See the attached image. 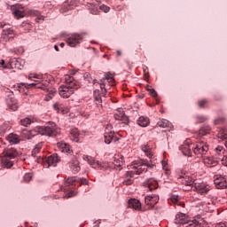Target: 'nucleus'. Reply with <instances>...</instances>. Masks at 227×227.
<instances>
[{
    "label": "nucleus",
    "instance_id": "nucleus-1",
    "mask_svg": "<svg viewBox=\"0 0 227 227\" xmlns=\"http://www.w3.org/2000/svg\"><path fill=\"white\" fill-rule=\"evenodd\" d=\"M149 169H153L155 168V163L153 161L141 159L138 161H134L130 166V171L126 172L125 180L123 181V185H132V178H134V175H141L142 173H146Z\"/></svg>",
    "mask_w": 227,
    "mask_h": 227
},
{
    "label": "nucleus",
    "instance_id": "nucleus-2",
    "mask_svg": "<svg viewBox=\"0 0 227 227\" xmlns=\"http://www.w3.org/2000/svg\"><path fill=\"white\" fill-rule=\"evenodd\" d=\"M65 82L66 85L60 86L59 88V95L62 98H70V97L74 95V91L81 88V84L79 83V82L74 80L73 76H70L68 74L65 75Z\"/></svg>",
    "mask_w": 227,
    "mask_h": 227
},
{
    "label": "nucleus",
    "instance_id": "nucleus-3",
    "mask_svg": "<svg viewBox=\"0 0 227 227\" xmlns=\"http://www.w3.org/2000/svg\"><path fill=\"white\" fill-rule=\"evenodd\" d=\"M59 132V128H58L54 122H50L46 126H37L34 129L30 130L31 136H36V134H40L41 136H48L49 137L58 136Z\"/></svg>",
    "mask_w": 227,
    "mask_h": 227
},
{
    "label": "nucleus",
    "instance_id": "nucleus-4",
    "mask_svg": "<svg viewBox=\"0 0 227 227\" xmlns=\"http://www.w3.org/2000/svg\"><path fill=\"white\" fill-rule=\"evenodd\" d=\"M19 155L17 153V149L11 148V149H4V156L2 157V164L4 168H10L13 166L12 159H15Z\"/></svg>",
    "mask_w": 227,
    "mask_h": 227
},
{
    "label": "nucleus",
    "instance_id": "nucleus-5",
    "mask_svg": "<svg viewBox=\"0 0 227 227\" xmlns=\"http://www.w3.org/2000/svg\"><path fill=\"white\" fill-rule=\"evenodd\" d=\"M59 162V156L58 154H52L47 158L43 156L37 157V164H42L43 168H51V166H56Z\"/></svg>",
    "mask_w": 227,
    "mask_h": 227
},
{
    "label": "nucleus",
    "instance_id": "nucleus-6",
    "mask_svg": "<svg viewBox=\"0 0 227 227\" xmlns=\"http://www.w3.org/2000/svg\"><path fill=\"white\" fill-rule=\"evenodd\" d=\"M208 144L205 141H200L193 144V153L199 157H205L208 153Z\"/></svg>",
    "mask_w": 227,
    "mask_h": 227
},
{
    "label": "nucleus",
    "instance_id": "nucleus-7",
    "mask_svg": "<svg viewBox=\"0 0 227 227\" xmlns=\"http://www.w3.org/2000/svg\"><path fill=\"white\" fill-rule=\"evenodd\" d=\"M100 88L102 90L103 97H106V93H107V89H106V85L108 84L109 86H114L115 82L114 78L113 77V74L110 73L106 74L103 79L99 82Z\"/></svg>",
    "mask_w": 227,
    "mask_h": 227
},
{
    "label": "nucleus",
    "instance_id": "nucleus-8",
    "mask_svg": "<svg viewBox=\"0 0 227 227\" xmlns=\"http://www.w3.org/2000/svg\"><path fill=\"white\" fill-rule=\"evenodd\" d=\"M27 88H35L37 90H43V91H48L49 95L46 96V100H51L54 97V93H56V90H50L49 86L43 84V83H29L27 85Z\"/></svg>",
    "mask_w": 227,
    "mask_h": 227
},
{
    "label": "nucleus",
    "instance_id": "nucleus-9",
    "mask_svg": "<svg viewBox=\"0 0 227 227\" xmlns=\"http://www.w3.org/2000/svg\"><path fill=\"white\" fill-rule=\"evenodd\" d=\"M177 182L179 184H182L183 185H186V187H192V189H194V184H196V181L192 176L186 175V174H182L177 177Z\"/></svg>",
    "mask_w": 227,
    "mask_h": 227
},
{
    "label": "nucleus",
    "instance_id": "nucleus-10",
    "mask_svg": "<svg viewBox=\"0 0 227 227\" xmlns=\"http://www.w3.org/2000/svg\"><path fill=\"white\" fill-rule=\"evenodd\" d=\"M179 150L186 157H192V153H194V144H191V140H186L184 145L179 146Z\"/></svg>",
    "mask_w": 227,
    "mask_h": 227
},
{
    "label": "nucleus",
    "instance_id": "nucleus-11",
    "mask_svg": "<svg viewBox=\"0 0 227 227\" xmlns=\"http://www.w3.org/2000/svg\"><path fill=\"white\" fill-rule=\"evenodd\" d=\"M193 191L203 196L205 194H208L210 192V186L204 183H195L193 185Z\"/></svg>",
    "mask_w": 227,
    "mask_h": 227
},
{
    "label": "nucleus",
    "instance_id": "nucleus-12",
    "mask_svg": "<svg viewBox=\"0 0 227 227\" xmlns=\"http://www.w3.org/2000/svg\"><path fill=\"white\" fill-rule=\"evenodd\" d=\"M82 42V35L81 34H73L67 39V43L69 47H75Z\"/></svg>",
    "mask_w": 227,
    "mask_h": 227
},
{
    "label": "nucleus",
    "instance_id": "nucleus-13",
    "mask_svg": "<svg viewBox=\"0 0 227 227\" xmlns=\"http://www.w3.org/2000/svg\"><path fill=\"white\" fill-rule=\"evenodd\" d=\"M15 36V32L11 27L3 29L1 35L2 42H12Z\"/></svg>",
    "mask_w": 227,
    "mask_h": 227
},
{
    "label": "nucleus",
    "instance_id": "nucleus-14",
    "mask_svg": "<svg viewBox=\"0 0 227 227\" xmlns=\"http://www.w3.org/2000/svg\"><path fill=\"white\" fill-rule=\"evenodd\" d=\"M145 205L148 207V210H150L159 203V195H148L145 198Z\"/></svg>",
    "mask_w": 227,
    "mask_h": 227
},
{
    "label": "nucleus",
    "instance_id": "nucleus-15",
    "mask_svg": "<svg viewBox=\"0 0 227 227\" xmlns=\"http://www.w3.org/2000/svg\"><path fill=\"white\" fill-rule=\"evenodd\" d=\"M113 126L111 124L106 125L105 130V143L111 145L113 139H114V132L112 131Z\"/></svg>",
    "mask_w": 227,
    "mask_h": 227
},
{
    "label": "nucleus",
    "instance_id": "nucleus-16",
    "mask_svg": "<svg viewBox=\"0 0 227 227\" xmlns=\"http://www.w3.org/2000/svg\"><path fill=\"white\" fill-rule=\"evenodd\" d=\"M114 117L115 120H119L120 121H122V123H125V125H129V117L126 116L122 108H118Z\"/></svg>",
    "mask_w": 227,
    "mask_h": 227
},
{
    "label": "nucleus",
    "instance_id": "nucleus-17",
    "mask_svg": "<svg viewBox=\"0 0 227 227\" xmlns=\"http://www.w3.org/2000/svg\"><path fill=\"white\" fill-rule=\"evenodd\" d=\"M77 183L79 185H86L88 184V180L86 178L68 177L66 181V185H75Z\"/></svg>",
    "mask_w": 227,
    "mask_h": 227
},
{
    "label": "nucleus",
    "instance_id": "nucleus-18",
    "mask_svg": "<svg viewBox=\"0 0 227 227\" xmlns=\"http://www.w3.org/2000/svg\"><path fill=\"white\" fill-rule=\"evenodd\" d=\"M144 187L148 189V191H155L159 189V183L153 178H149L144 182Z\"/></svg>",
    "mask_w": 227,
    "mask_h": 227
},
{
    "label": "nucleus",
    "instance_id": "nucleus-19",
    "mask_svg": "<svg viewBox=\"0 0 227 227\" xmlns=\"http://www.w3.org/2000/svg\"><path fill=\"white\" fill-rule=\"evenodd\" d=\"M12 15L17 20L24 19V17H26V10H24L22 5H17L12 12Z\"/></svg>",
    "mask_w": 227,
    "mask_h": 227
},
{
    "label": "nucleus",
    "instance_id": "nucleus-20",
    "mask_svg": "<svg viewBox=\"0 0 227 227\" xmlns=\"http://www.w3.org/2000/svg\"><path fill=\"white\" fill-rule=\"evenodd\" d=\"M57 146L62 152L63 153H67V155H72L73 151L72 147H70V145L65 143V142H59L57 143Z\"/></svg>",
    "mask_w": 227,
    "mask_h": 227
},
{
    "label": "nucleus",
    "instance_id": "nucleus-21",
    "mask_svg": "<svg viewBox=\"0 0 227 227\" xmlns=\"http://www.w3.org/2000/svg\"><path fill=\"white\" fill-rule=\"evenodd\" d=\"M203 162L207 168H215L219 164L217 158L214 157H206L203 159Z\"/></svg>",
    "mask_w": 227,
    "mask_h": 227
},
{
    "label": "nucleus",
    "instance_id": "nucleus-22",
    "mask_svg": "<svg viewBox=\"0 0 227 227\" xmlns=\"http://www.w3.org/2000/svg\"><path fill=\"white\" fill-rule=\"evenodd\" d=\"M187 222H188L187 215L184 213H179L176 215V219H175L176 224H183L184 226H185V224H187Z\"/></svg>",
    "mask_w": 227,
    "mask_h": 227
},
{
    "label": "nucleus",
    "instance_id": "nucleus-23",
    "mask_svg": "<svg viewBox=\"0 0 227 227\" xmlns=\"http://www.w3.org/2000/svg\"><path fill=\"white\" fill-rule=\"evenodd\" d=\"M7 141H9L10 145H19L22 139L19 135L15 133H11L7 136Z\"/></svg>",
    "mask_w": 227,
    "mask_h": 227
},
{
    "label": "nucleus",
    "instance_id": "nucleus-24",
    "mask_svg": "<svg viewBox=\"0 0 227 227\" xmlns=\"http://www.w3.org/2000/svg\"><path fill=\"white\" fill-rule=\"evenodd\" d=\"M216 189H227V181L225 177H218L215 179Z\"/></svg>",
    "mask_w": 227,
    "mask_h": 227
},
{
    "label": "nucleus",
    "instance_id": "nucleus-25",
    "mask_svg": "<svg viewBox=\"0 0 227 227\" xmlns=\"http://www.w3.org/2000/svg\"><path fill=\"white\" fill-rule=\"evenodd\" d=\"M53 109L57 111V113H61V114H67V113H68V109L65 106V105L59 102L53 105Z\"/></svg>",
    "mask_w": 227,
    "mask_h": 227
},
{
    "label": "nucleus",
    "instance_id": "nucleus-26",
    "mask_svg": "<svg viewBox=\"0 0 227 227\" xmlns=\"http://www.w3.org/2000/svg\"><path fill=\"white\" fill-rule=\"evenodd\" d=\"M70 168L73 173H79L81 171V167L79 166V160L77 158H73L70 161Z\"/></svg>",
    "mask_w": 227,
    "mask_h": 227
},
{
    "label": "nucleus",
    "instance_id": "nucleus-27",
    "mask_svg": "<svg viewBox=\"0 0 227 227\" xmlns=\"http://www.w3.org/2000/svg\"><path fill=\"white\" fill-rule=\"evenodd\" d=\"M7 106L11 111H17L19 109V103H17V100L14 98H7Z\"/></svg>",
    "mask_w": 227,
    "mask_h": 227
},
{
    "label": "nucleus",
    "instance_id": "nucleus-28",
    "mask_svg": "<svg viewBox=\"0 0 227 227\" xmlns=\"http://www.w3.org/2000/svg\"><path fill=\"white\" fill-rule=\"evenodd\" d=\"M129 208H134V210H141V202L137 199H130L129 200Z\"/></svg>",
    "mask_w": 227,
    "mask_h": 227
},
{
    "label": "nucleus",
    "instance_id": "nucleus-29",
    "mask_svg": "<svg viewBox=\"0 0 227 227\" xmlns=\"http://www.w3.org/2000/svg\"><path fill=\"white\" fill-rule=\"evenodd\" d=\"M42 148H43V142L38 143L35 146V148L32 150V157H36L35 162H38L37 159L39 156H36V155H38V153H40V152L42 151Z\"/></svg>",
    "mask_w": 227,
    "mask_h": 227
},
{
    "label": "nucleus",
    "instance_id": "nucleus-30",
    "mask_svg": "<svg viewBox=\"0 0 227 227\" xmlns=\"http://www.w3.org/2000/svg\"><path fill=\"white\" fill-rule=\"evenodd\" d=\"M158 127H160L161 129H172L173 124H171V122H169V121L166 120V119H160L158 122H157Z\"/></svg>",
    "mask_w": 227,
    "mask_h": 227
},
{
    "label": "nucleus",
    "instance_id": "nucleus-31",
    "mask_svg": "<svg viewBox=\"0 0 227 227\" xmlns=\"http://www.w3.org/2000/svg\"><path fill=\"white\" fill-rule=\"evenodd\" d=\"M139 127H148L150 125V119L148 117L140 116L137 120Z\"/></svg>",
    "mask_w": 227,
    "mask_h": 227
},
{
    "label": "nucleus",
    "instance_id": "nucleus-32",
    "mask_svg": "<svg viewBox=\"0 0 227 227\" xmlns=\"http://www.w3.org/2000/svg\"><path fill=\"white\" fill-rule=\"evenodd\" d=\"M141 150L145 153L146 157L149 159H152L153 157V153L152 152V148H150V145H144L141 146Z\"/></svg>",
    "mask_w": 227,
    "mask_h": 227
},
{
    "label": "nucleus",
    "instance_id": "nucleus-33",
    "mask_svg": "<svg viewBox=\"0 0 227 227\" xmlns=\"http://www.w3.org/2000/svg\"><path fill=\"white\" fill-rule=\"evenodd\" d=\"M70 135L74 137L75 143H79V136H81V133L79 132V129L77 128L71 129Z\"/></svg>",
    "mask_w": 227,
    "mask_h": 227
},
{
    "label": "nucleus",
    "instance_id": "nucleus-34",
    "mask_svg": "<svg viewBox=\"0 0 227 227\" xmlns=\"http://www.w3.org/2000/svg\"><path fill=\"white\" fill-rule=\"evenodd\" d=\"M114 164L116 168H121L123 166L124 161H123V157L117 155L114 157Z\"/></svg>",
    "mask_w": 227,
    "mask_h": 227
},
{
    "label": "nucleus",
    "instance_id": "nucleus-35",
    "mask_svg": "<svg viewBox=\"0 0 227 227\" xmlns=\"http://www.w3.org/2000/svg\"><path fill=\"white\" fill-rule=\"evenodd\" d=\"M210 126H203L199 130V136H207V134L210 133Z\"/></svg>",
    "mask_w": 227,
    "mask_h": 227
},
{
    "label": "nucleus",
    "instance_id": "nucleus-36",
    "mask_svg": "<svg viewBox=\"0 0 227 227\" xmlns=\"http://www.w3.org/2000/svg\"><path fill=\"white\" fill-rule=\"evenodd\" d=\"M184 227H201V225L197 220H188V222H186V223L184 224Z\"/></svg>",
    "mask_w": 227,
    "mask_h": 227
},
{
    "label": "nucleus",
    "instance_id": "nucleus-37",
    "mask_svg": "<svg viewBox=\"0 0 227 227\" xmlns=\"http://www.w3.org/2000/svg\"><path fill=\"white\" fill-rule=\"evenodd\" d=\"M215 152L216 155H224V148H223L221 145L215 147Z\"/></svg>",
    "mask_w": 227,
    "mask_h": 227
},
{
    "label": "nucleus",
    "instance_id": "nucleus-38",
    "mask_svg": "<svg viewBox=\"0 0 227 227\" xmlns=\"http://www.w3.org/2000/svg\"><path fill=\"white\" fill-rule=\"evenodd\" d=\"M67 6H68V4H64L63 7L60 9V12H61V13H65V12H68V10H72V8H74V7H73L74 4L69 5L68 8H67Z\"/></svg>",
    "mask_w": 227,
    "mask_h": 227
},
{
    "label": "nucleus",
    "instance_id": "nucleus-39",
    "mask_svg": "<svg viewBox=\"0 0 227 227\" xmlns=\"http://www.w3.org/2000/svg\"><path fill=\"white\" fill-rule=\"evenodd\" d=\"M90 11L92 15H97L98 13V8L96 5L90 4Z\"/></svg>",
    "mask_w": 227,
    "mask_h": 227
},
{
    "label": "nucleus",
    "instance_id": "nucleus-40",
    "mask_svg": "<svg viewBox=\"0 0 227 227\" xmlns=\"http://www.w3.org/2000/svg\"><path fill=\"white\" fill-rule=\"evenodd\" d=\"M23 180L26 183L31 182V180H33V174H31V173L25 174Z\"/></svg>",
    "mask_w": 227,
    "mask_h": 227
},
{
    "label": "nucleus",
    "instance_id": "nucleus-41",
    "mask_svg": "<svg viewBox=\"0 0 227 227\" xmlns=\"http://www.w3.org/2000/svg\"><path fill=\"white\" fill-rule=\"evenodd\" d=\"M20 121H21V125H23V127H27V125H31V119H29V118H25V119L21 120Z\"/></svg>",
    "mask_w": 227,
    "mask_h": 227
},
{
    "label": "nucleus",
    "instance_id": "nucleus-42",
    "mask_svg": "<svg viewBox=\"0 0 227 227\" xmlns=\"http://www.w3.org/2000/svg\"><path fill=\"white\" fill-rule=\"evenodd\" d=\"M99 10H101L105 13H108V12L111 10V8L106 4H102L99 6Z\"/></svg>",
    "mask_w": 227,
    "mask_h": 227
},
{
    "label": "nucleus",
    "instance_id": "nucleus-43",
    "mask_svg": "<svg viewBox=\"0 0 227 227\" xmlns=\"http://www.w3.org/2000/svg\"><path fill=\"white\" fill-rule=\"evenodd\" d=\"M206 104H208V101L207 99H201L198 102V106L199 107H200V109H203Z\"/></svg>",
    "mask_w": 227,
    "mask_h": 227
},
{
    "label": "nucleus",
    "instance_id": "nucleus-44",
    "mask_svg": "<svg viewBox=\"0 0 227 227\" xmlns=\"http://www.w3.org/2000/svg\"><path fill=\"white\" fill-rule=\"evenodd\" d=\"M95 93V100L97 101V105L100 106L102 104V97L100 95L97 96V91Z\"/></svg>",
    "mask_w": 227,
    "mask_h": 227
},
{
    "label": "nucleus",
    "instance_id": "nucleus-45",
    "mask_svg": "<svg viewBox=\"0 0 227 227\" xmlns=\"http://www.w3.org/2000/svg\"><path fill=\"white\" fill-rule=\"evenodd\" d=\"M147 90L150 95L153 97V98H157L158 94H157V91H155V89H147Z\"/></svg>",
    "mask_w": 227,
    "mask_h": 227
},
{
    "label": "nucleus",
    "instance_id": "nucleus-46",
    "mask_svg": "<svg viewBox=\"0 0 227 227\" xmlns=\"http://www.w3.org/2000/svg\"><path fill=\"white\" fill-rule=\"evenodd\" d=\"M83 160H87V162H89L90 166L93 165V162H95L91 156H83Z\"/></svg>",
    "mask_w": 227,
    "mask_h": 227
},
{
    "label": "nucleus",
    "instance_id": "nucleus-47",
    "mask_svg": "<svg viewBox=\"0 0 227 227\" xmlns=\"http://www.w3.org/2000/svg\"><path fill=\"white\" fill-rule=\"evenodd\" d=\"M197 121L198 123H203L204 121H207V117H204V116H199L197 117Z\"/></svg>",
    "mask_w": 227,
    "mask_h": 227
},
{
    "label": "nucleus",
    "instance_id": "nucleus-48",
    "mask_svg": "<svg viewBox=\"0 0 227 227\" xmlns=\"http://www.w3.org/2000/svg\"><path fill=\"white\" fill-rule=\"evenodd\" d=\"M224 118L221 117V118H217L215 120V125H219V123H223V121H224Z\"/></svg>",
    "mask_w": 227,
    "mask_h": 227
},
{
    "label": "nucleus",
    "instance_id": "nucleus-49",
    "mask_svg": "<svg viewBox=\"0 0 227 227\" xmlns=\"http://www.w3.org/2000/svg\"><path fill=\"white\" fill-rule=\"evenodd\" d=\"M172 203H175V204H178V196H176V195H173L171 198H170Z\"/></svg>",
    "mask_w": 227,
    "mask_h": 227
},
{
    "label": "nucleus",
    "instance_id": "nucleus-50",
    "mask_svg": "<svg viewBox=\"0 0 227 227\" xmlns=\"http://www.w3.org/2000/svg\"><path fill=\"white\" fill-rule=\"evenodd\" d=\"M215 227H227V222L216 223Z\"/></svg>",
    "mask_w": 227,
    "mask_h": 227
},
{
    "label": "nucleus",
    "instance_id": "nucleus-51",
    "mask_svg": "<svg viewBox=\"0 0 227 227\" xmlns=\"http://www.w3.org/2000/svg\"><path fill=\"white\" fill-rule=\"evenodd\" d=\"M0 65L3 66V68H10V65H4V59L0 60Z\"/></svg>",
    "mask_w": 227,
    "mask_h": 227
},
{
    "label": "nucleus",
    "instance_id": "nucleus-52",
    "mask_svg": "<svg viewBox=\"0 0 227 227\" xmlns=\"http://www.w3.org/2000/svg\"><path fill=\"white\" fill-rule=\"evenodd\" d=\"M222 164H223V166H227V156H223V157L222 158Z\"/></svg>",
    "mask_w": 227,
    "mask_h": 227
},
{
    "label": "nucleus",
    "instance_id": "nucleus-53",
    "mask_svg": "<svg viewBox=\"0 0 227 227\" xmlns=\"http://www.w3.org/2000/svg\"><path fill=\"white\" fill-rule=\"evenodd\" d=\"M6 26H10V25L6 22H1L0 23V27H2V29H4V27H6Z\"/></svg>",
    "mask_w": 227,
    "mask_h": 227
},
{
    "label": "nucleus",
    "instance_id": "nucleus-54",
    "mask_svg": "<svg viewBox=\"0 0 227 227\" xmlns=\"http://www.w3.org/2000/svg\"><path fill=\"white\" fill-rule=\"evenodd\" d=\"M42 79V76L41 75H39V74H35L33 77L32 76H30L29 77V79Z\"/></svg>",
    "mask_w": 227,
    "mask_h": 227
},
{
    "label": "nucleus",
    "instance_id": "nucleus-55",
    "mask_svg": "<svg viewBox=\"0 0 227 227\" xmlns=\"http://www.w3.org/2000/svg\"><path fill=\"white\" fill-rule=\"evenodd\" d=\"M72 196H74V192H70L68 195H66L64 198H67L68 200V198H72Z\"/></svg>",
    "mask_w": 227,
    "mask_h": 227
},
{
    "label": "nucleus",
    "instance_id": "nucleus-56",
    "mask_svg": "<svg viewBox=\"0 0 227 227\" xmlns=\"http://www.w3.org/2000/svg\"><path fill=\"white\" fill-rule=\"evenodd\" d=\"M54 49H55V51H57V52H59V47H58V45H55Z\"/></svg>",
    "mask_w": 227,
    "mask_h": 227
},
{
    "label": "nucleus",
    "instance_id": "nucleus-57",
    "mask_svg": "<svg viewBox=\"0 0 227 227\" xmlns=\"http://www.w3.org/2000/svg\"><path fill=\"white\" fill-rule=\"evenodd\" d=\"M37 20H43V16L37 17Z\"/></svg>",
    "mask_w": 227,
    "mask_h": 227
},
{
    "label": "nucleus",
    "instance_id": "nucleus-58",
    "mask_svg": "<svg viewBox=\"0 0 227 227\" xmlns=\"http://www.w3.org/2000/svg\"><path fill=\"white\" fill-rule=\"evenodd\" d=\"M117 56H121V51H117Z\"/></svg>",
    "mask_w": 227,
    "mask_h": 227
},
{
    "label": "nucleus",
    "instance_id": "nucleus-59",
    "mask_svg": "<svg viewBox=\"0 0 227 227\" xmlns=\"http://www.w3.org/2000/svg\"><path fill=\"white\" fill-rule=\"evenodd\" d=\"M59 46L62 47V48L65 47V43H61L59 44Z\"/></svg>",
    "mask_w": 227,
    "mask_h": 227
},
{
    "label": "nucleus",
    "instance_id": "nucleus-60",
    "mask_svg": "<svg viewBox=\"0 0 227 227\" xmlns=\"http://www.w3.org/2000/svg\"><path fill=\"white\" fill-rule=\"evenodd\" d=\"M145 90L148 91V90H150V85H147V86L145 87Z\"/></svg>",
    "mask_w": 227,
    "mask_h": 227
},
{
    "label": "nucleus",
    "instance_id": "nucleus-61",
    "mask_svg": "<svg viewBox=\"0 0 227 227\" xmlns=\"http://www.w3.org/2000/svg\"><path fill=\"white\" fill-rule=\"evenodd\" d=\"M141 98H145V94H143L142 96H140Z\"/></svg>",
    "mask_w": 227,
    "mask_h": 227
},
{
    "label": "nucleus",
    "instance_id": "nucleus-62",
    "mask_svg": "<svg viewBox=\"0 0 227 227\" xmlns=\"http://www.w3.org/2000/svg\"><path fill=\"white\" fill-rule=\"evenodd\" d=\"M145 74H146V69H144Z\"/></svg>",
    "mask_w": 227,
    "mask_h": 227
}]
</instances>
